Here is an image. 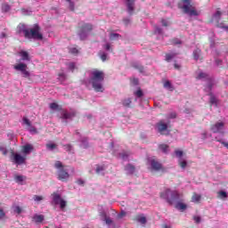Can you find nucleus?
<instances>
[{
    "label": "nucleus",
    "mask_w": 228,
    "mask_h": 228,
    "mask_svg": "<svg viewBox=\"0 0 228 228\" xmlns=\"http://www.w3.org/2000/svg\"><path fill=\"white\" fill-rule=\"evenodd\" d=\"M20 31H22L24 33L25 38H28V40H44V35L42 34V28H40V25L37 23L34 24L32 28H26L25 24H20L18 26Z\"/></svg>",
    "instance_id": "f257e3e1"
},
{
    "label": "nucleus",
    "mask_w": 228,
    "mask_h": 228,
    "mask_svg": "<svg viewBox=\"0 0 228 228\" xmlns=\"http://www.w3.org/2000/svg\"><path fill=\"white\" fill-rule=\"evenodd\" d=\"M91 74L90 83H92L93 88L95 92H104L102 84L104 81V72L99 69H94Z\"/></svg>",
    "instance_id": "f03ea898"
},
{
    "label": "nucleus",
    "mask_w": 228,
    "mask_h": 228,
    "mask_svg": "<svg viewBox=\"0 0 228 228\" xmlns=\"http://www.w3.org/2000/svg\"><path fill=\"white\" fill-rule=\"evenodd\" d=\"M54 168L58 170L57 179H59V181H62V183L69 181V179L70 178V175L69 174V171L65 169V165H63L61 161L56 160L54 163Z\"/></svg>",
    "instance_id": "7ed1b4c3"
},
{
    "label": "nucleus",
    "mask_w": 228,
    "mask_h": 228,
    "mask_svg": "<svg viewBox=\"0 0 228 228\" xmlns=\"http://www.w3.org/2000/svg\"><path fill=\"white\" fill-rule=\"evenodd\" d=\"M160 199H164L167 200V204L172 206L175 200H178L179 192H177V191H171L170 189H167L166 191L160 192Z\"/></svg>",
    "instance_id": "20e7f679"
},
{
    "label": "nucleus",
    "mask_w": 228,
    "mask_h": 228,
    "mask_svg": "<svg viewBox=\"0 0 228 228\" xmlns=\"http://www.w3.org/2000/svg\"><path fill=\"white\" fill-rule=\"evenodd\" d=\"M184 4L180 7L183 11V13H186L187 15H190V17H197L199 15V12L197 10H195V7L191 5V0H182Z\"/></svg>",
    "instance_id": "39448f33"
},
{
    "label": "nucleus",
    "mask_w": 228,
    "mask_h": 228,
    "mask_svg": "<svg viewBox=\"0 0 228 228\" xmlns=\"http://www.w3.org/2000/svg\"><path fill=\"white\" fill-rule=\"evenodd\" d=\"M156 127L158 129V133H159V134L165 135V136H168V134H170V130H168V124L165 123V121L163 120H159L157 124H156Z\"/></svg>",
    "instance_id": "423d86ee"
},
{
    "label": "nucleus",
    "mask_w": 228,
    "mask_h": 228,
    "mask_svg": "<svg viewBox=\"0 0 228 228\" xmlns=\"http://www.w3.org/2000/svg\"><path fill=\"white\" fill-rule=\"evenodd\" d=\"M11 159L16 163V165H22L26 161V158L19 153H15L13 150L11 151Z\"/></svg>",
    "instance_id": "0eeeda50"
},
{
    "label": "nucleus",
    "mask_w": 228,
    "mask_h": 228,
    "mask_svg": "<svg viewBox=\"0 0 228 228\" xmlns=\"http://www.w3.org/2000/svg\"><path fill=\"white\" fill-rule=\"evenodd\" d=\"M150 164L151 167V170H153L154 172H165L163 165L159 163L158 160L152 159L150 160Z\"/></svg>",
    "instance_id": "6e6552de"
},
{
    "label": "nucleus",
    "mask_w": 228,
    "mask_h": 228,
    "mask_svg": "<svg viewBox=\"0 0 228 228\" xmlns=\"http://www.w3.org/2000/svg\"><path fill=\"white\" fill-rule=\"evenodd\" d=\"M224 127H225V123L223 121L216 122L210 126V131L215 134L222 133V131H224Z\"/></svg>",
    "instance_id": "1a4fd4ad"
},
{
    "label": "nucleus",
    "mask_w": 228,
    "mask_h": 228,
    "mask_svg": "<svg viewBox=\"0 0 228 228\" xmlns=\"http://www.w3.org/2000/svg\"><path fill=\"white\" fill-rule=\"evenodd\" d=\"M80 29H81V32L79 36H80V38H83V37H85V33H88L94 29V25L90 23H85L84 25H82Z\"/></svg>",
    "instance_id": "9d476101"
},
{
    "label": "nucleus",
    "mask_w": 228,
    "mask_h": 228,
    "mask_svg": "<svg viewBox=\"0 0 228 228\" xmlns=\"http://www.w3.org/2000/svg\"><path fill=\"white\" fill-rule=\"evenodd\" d=\"M220 17H222V12L217 11L213 16V20L217 22L218 28H224L225 29H228L227 26H224V24L220 23Z\"/></svg>",
    "instance_id": "9b49d317"
},
{
    "label": "nucleus",
    "mask_w": 228,
    "mask_h": 228,
    "mask_svg": "<svg viewBox=\"0 0 228 228\" xmlns=\"http://www.w3.org/2000/svg\"><path fill=\"white\" fill-rule=\"evenodd\" d=\"M23 124H25V126H28L27 129L28 131H29V133H34V134L37 133V127L31 126V121H29L28 118H23Z\"/></svg>",
    "instance_id": "f8f14e48"
},
{
    "label": "nucleus",
    "mask_w": 228,
    "mask_h": 228,
    "mask_svg": "<svg viewBox=\"0 0 228 228\" xmlns=\"http://www.w3.org/2000/svg\"><path fill=\"white\" fill-rule=\"evenodd\" d=\"M126 8L129 15H133L134 12V0H126Z\"/></svg>",
    "instance_id": "ddd939ff"
},
{
    "label": "nucleus",
    "mask_w": 228,
    "mask_h": 228,
    "mask_svg": "<svg viewBox=\"0 0 228 228\" xmlns=\"http://www.w3.org/2000/svg\"><path fill=\"white\" fill-rule=\"evenodd\" d=\"M73 117H76V112H68L66 110L62 111L61 118L63 120H69V118H73Z\"/></svg>",
    "instance_id": "4468645a"
},
{
    "label": "nucleus",
    "mask_w": 228,
    "mask_h": 228,
    "mask_svg": "<svg viewBox=\"0 0 228 228\" xmlns=\"http://www.w3.org/2000/svg\"><path fill=\"white\" fill-rule=\"evenodd\" d=\"M53 197V203L55 204V206H58V204H60V202L62 200L61 196H60V194H58L57 192H53L52 194Z\"/></svg>",
    "instance_id": "2eb2a0df"
},
{
    "label": "nucleus",
    "mask_w": 228,
    "mask_h": 228,
    "mask_svg": "<svg viewBox=\"0 0 228 228\" xmlns=\"http://www.w3.org/2000/svg\"><path fill=\"white\" fill-rule=\"evenodd\" d=\"M32 222L35 224H42L44 222V216L43 215H34L32 217Z\"/></svg>",
    "instance_id": "dca6fc26"
},
{
    "label": "nucleus",
    "mask_w": 228,
    "mask_h": 228,
    "mask_svg": "<svg viewBox=\"0 0 228 228\" xmlns=\"http://www.w3.org/2000/svg\"><path fill=\"white\" fill-rule=\"evenodd\" d=\"M202 199V196L200 194H197L196 192H193L191 197V202H194L195 204H199Z\"/></svg>",
    "instance_id": "f3484780"
},
{
    "label": "nucleus",
    "mask_w": 228,
    "mask_h": 228,
    "mask_svg": "<svg viewBox=\"0 0 228 228\" xmlns=\"http://www.w3.org/2000/svg\"><path fill=\"white\" fill-rule=\"evenodd\" d=\"M20 56L21 57V60L23 61H29V53L26 51H20Z\"/></svg>",
    "instance_id": "a211bd4d"
},
{
    "label": "nucleus",
    "mask_w": 228,
    "mask_h": 228,
    "mask_svg": "<svg viewBox=\"0 0 228 228\" xmlns=\"http://www.w3.org/2000/svg\"><path fill=\"white\" fill-rule=\"evenodd\" d=\"M15 70H20V72H23V70L28 69V65L26 63H19L14 66Z\"/></svg>",
    "instance_id": "6ab92c4d"
},
{
    "label": "nucleus",
    "mask_w": 228,
    "mask_h": 228,
    "mask_svg": "<svg viewBox=\"0 0 228 228\" xmlns=\"http://www.w3.org/2000/svg\"><path fill=\"white\" fill-rule=\"evenodd\" d=\"M202 53V51H200V49L197 48L196 50L193 51L192 56L194 58V60H196V61H198V60H200V54Z\"/></svg>",
    "instance_id": "aec40b11"
},
{
    "label": "nucleus",
    "mask_w": 228,
    "mask_h": 228,
    "mask_svg": "<svg viewBox=\"0 0 228 228\" xmlns=\"http://www.w3.org/2000/svg\"><path fill=\"white\" fill-rule=\"evenodd\" d=\"M159 149L164 152V154L168 153V149H170V146L167 144H159Z\"/></svg>",
    "instance_id": "412c9836"
},
{
    "label": "nucleus",
    "mask_w": 228,
    "mask_h": 228,
    "mask_svg": "<svg viewBox=\"0 0 228 228\" xmlns=\"http://www.w3.org/2000/svg\"><path fill=\"white\" fill-rule=\"evenodd\" d=\"M125 170H126L128 174H134V166L131 164H127L125 167Z\"/></svg>",
    "instance_id": "4be33fe9"
},
{
    "label": "nucleus",
    "mask_w": 228,
    "mask_h": 228,
    "mask_svg": "<svg viewBox=\"0 0 228 228\" xmlns=\"http://www.w3.org/2000/svg\"><path fill=\"white\" fill-rule=\"evenodd\" d=\"M31 151H33V146H31L30 144H27V145L23 146L24 154H29V152H31Z\"/></svg>",
    "instance_id": "5701e85b"
},
{
    "label": "nucleus",
    "mask_w": 228,
    "mask_h": 228,
    "mask_svg": "<svg viewBox=\"0 0 228 228\" xmlns=\"http://www.w3.org/2000/svg\"><path fill=\"white\" fill-rule=\"evenodd\" d=\"M164 88H167V90H170V92H174V86H172V83H170L168 80L164 83Z\"/></svg>",
    "instance_id": "b1692460"
},
{
    "label": "nucleus",
    "mask_w": 228,
    "mask_h": 228,
    "mask_svg": "<svg viewBox=\"0 0 228 228\" xmlns=\"http://www.w3.org/2000/svg\"><path fill=\"white\" fill-rule=\"evenodd\" d=\"M132 102H133L131 101V98H127V99L123 100L122 104H123V106H125V108H131Z\"/></svg>",
    "instance_id": "393cba45"
},
{
    "label": "nucleus",
    "mask_w": 228,
    "mask_h": 228,
    "mask_svg": "<svg viewBox=\"0 0 228 228\" xmlns=\"http://www.w3.org/2000/svg\"><path fill=\"white\" fill-rule=\"evenodd\" d=\"M175 56H177V53H166V61H170L174 60V58H175Z\"/></svg>",
    "instance_id": "a878e982"
},
{
    "label": "nucleus",
    "mask_w": 228,
    "mask_h": 228,
    "mask_svg": "<svg viewBox=\"0 0 228 228\" xmlns=\"http://www.w3.org/2000/svg\"><path fill=\"white\" fill-rule=\"evenodd\" d=\"M175 208H176V209H180L181 211H184V209H186V208H188V207H187L186 204H184V203L178 202V203L175 205Z\"/></svg>",
    "instance_id": "bb28decb"
},
{
    "label": "nucleus",
    "mask_w": 228,
    "mask_h": 228,
    "mask_svg": "<svg viewBox=\"0 0 228 228\" xmlns=\"http://www.w3.org/2000/svg\"><path fill=\"white\" fill-rule=\"evenodd\" d=\"M136 220H137V222H139L140 224H147V218H145V216H136Z\"/></svg>",
    "instance_id": "cd10ccee"
},
{
    "label": "nucleus",
    "mask_w": 228,
    "mask_h": 228,
    "mask_svg": "<svg viewBox=\"0 0 228 228\" xmlns=\"http://www.w3.org/2000/svg\"><path fill=\"white\" fill-rule=\"evenodd\" d=\"M102 216H104V221L107 224V225H111V224H113V220H111V218L108 217V216H106V213H102Z\"/></svg>",
    "instance_id": "c85d7f7f"
},
{
    "label": "nucleus",
    "mask_w": 228,
    "mask_h": 228,
    "mask_svg": "<svg viewBox=\"0 0 228 228\" xmlns=\"http://www.w3.org/2000/svg\"><path fill=\"white\" fill-rule=\"evenodd\" d=\"M25 179H26V176L24 175H16L14 176V180L16 181V183H22L23 181H25Z\"/></svg>",
    "instance_id": "c756f323"
},
{
    "label": "nucleus",
    "mask_w": 228,
    "mask_h": 228,
    "mask_svg": "<svg viewBox=\"0 0 228 228\" xmlns=\"http://www.w3.org/2000/svg\"><path fill=\"white\" fill-rule=\"evenodd\" d=\"M217 199H227V192L221 191L217 192Z\"/></svg>",
    "instance_id": "7c9ffc66"
},
{
    "label": "nucleus",
    "mask_w": 228,
    "mask_h": 228,
    "mask_svg": "<svg viewBox=\"0 0 228 228\" xmlns=\"http://www.w3.org/2000/svg\"><path fill=\"white\" fill-rule=\"evenodd\" d=\"M122 36L120 34L117 33H110V40H117L118 38H120Z\"/></svg>",
    "instance_id": "2f4dec72"
},
{
    "label": "nucleus",
    "mask_w": 228,
    "mask_h": 228,
    "mask_svg": "<svg viewBox=\"0 0 228 228\" xmlns=\"http://www.w3.org/2000/svg\"><path fill=\"white\" fill-rule=\"evenodd\" d=\"M178 165L179 167H181V168H185L186 167H188V162H186V160H182L180 159L178 161Z\"/></svg>",
    "instance_id": "473e14b6"
},
{
    "label": "nucleus",
    "mask_w": 228,
    "mask_h": 228,
    "mask_svg": "<svg viewBox=\"0 0 228 228\" xmlns=\"http://www.w3.org/2000/svg\"><path fill=\"white\" fill-rule=\"evenodd\" d=\"M119 158H121V159H127L129 158V152L123 151L119 153Z\"/></svg>",
    "instance_id": "72a5a7b5"
},
{
    "label": "nucleus",
    "mask_w": 228,
    "mask_h": 228,
    "mask_svg": "<svg viewBox=\"0 0 228 228\" xmlns=\"http://www.w3.org/2000/svg\"><path fill=\"white\" fill-rule=\"evenodd\" d=\"M134 69H136L137 70H139V72H143V70H144L143 66L139 63H134Z\"/></svg>",
    "instance_id": "f704fd0d"
},
{
    "label": "nucleus",
    "mask_w": 228,
    "mask_h": 228,
    "mask_svg": "<svg viewBox=\"0 0 228 228\" xmlns=\"http://www.w3.org/2000/svg\"><path fill=\"white\" fill-rule=\"evenodd\" d=\"M0 151L3 156H8V150L6 149V147L0 145Z\"/></svg>",
    "instance_id": "c9c22d12"
},
{
    "label": "nucleus",
    "mask_w": 228,
    "mask_h": 228,
    "mask_svg": "<svg viewBox=\"0 0 228 228\" xmlns=\"http://www.w3.org/2000/svg\"><path fill=\"white\" fill-rule=\"evenodd\" d=\"M134 95H136V97H138L139 99L143 97V91H142V89H138L136 92L134 93Z\"/></svg>",
    "instance_id": "e433bc0d"
},
{
    "label": "nucleus",
    "mask_w": 228,
    "mask_h": 228,
    "mask_svg": "<svg viewBox=\"0 0 228 228\" xmlns=\"http://www.w3.org/2000/svg\"><path fill=\"white\" fill-rule=\"evenodd\" d=\"M171 43L173 44V45H179L183 44L181 39H178V38L172 39Z\"/></svg>",
    "instance_id": "4c0bfd02"
},
{
    "label": "nucleus",
    "mask_w": 228,
    "mask_h": 228,
    "mask_svg": "<svg viewBox=\"0 0 228 228\" xmlns=\"http://www.w3.org/2000/svg\"><path fill=\"white\" fill-rule=\"evenodd\" d=\"M70 54H79V50L77 47L69 48Z\"/></svg>",
    "instance_id": "58836bf2"
},
{
    "label": "nucleus",
    "mask_w": 228,
    "mask_h": 228,
    "mask_svg": "<svg viewBox=\"0 0 228 228\" xmlns=\"http://www.w3.org/2000/svg\"><path fill=\"white\" fill-rule=\"evenodd\" d=\"M61 209H65L67 208V201L65 200H61L59 202Z\"/></svg>",
    "instance_id": "ea45409f"
},
{
    "label": "nucleus",
    "mask_w": 228,
    "mask_h": 228,
    "mask_svg": "<svg viewBox=\"0 0 228 228\" xmlns=\"http://www.w3.org/2000/svg\"><path fill=\"white\" fill-rule=\"evenodd\" d=\"M9 10H10V6L8 5V4H2V12L6 13Z\"/></svg>",
    "instance_id": "a19ab883"
},
{
    "label": "nucleus",
    "mask_w": 228,
    "mask_h": 228,
    "mask_svg": "<svg viewBox=\"0 0 228 228\" xmlns=\"http://www.w3.org/2000/svg\"><path fill=\"white\" fill-rule=\"evenodd\" d=\"M33 200L35 202H40L44 200V196L34 195Z\"/></svg>",
    "instance_id": "79ce46f5"
},
{
    "label": "nucleus",
    "mask_w": 228,
    "mask_h": 228,
    "mask_svg": "<svg viewBox=\"0 0 228 228\" xmlns=\"http://www.w3.org/2000/svg\"><path fill=\"white\" fill-rule=\"evenodd\" d=\"M57 145L54 143H47L46 144V148L48 149V151H53V149H56Z\"/></svg>",
    "instance_id": "37998d69"
},
{
    "label": "nucleus",
    "mask_w": 228,
    "mask_h": 228,
    "mask_svg": "<svg viewBox=\"0 0 228 228\" xmlns=\"http://www.w3.org/2000/svg\"><path fill=\"white\" fill-rule=\"evenodd\" d=\"M175 154L176 158H183V152L181 150H175Z\"/></svg>",
    "instance_id": "c03bdc74"
},
{
    "label": "nucleus",
    "mask_w": 228,
    "mask_h": 228,
    "mask_svg": "<svg viewBox=\"0 0 228 228\" xmlns=\"http://www.w3.org/2000/svg\"><path fill=\"white\" fill-rule=\"evenodd\" d=\"M206 77H208V74L200 72L198 77L197 79H206Z\"/></svg>",
    "instance_id": "a18cd8bd"
},
{
    "label": "nucleus",
    "mask_w": 228,
    "mask_h": 228,
    "mask_svg": "<svg viewBox=\"0 0 228 228\" xmlns=\"http://www.w3.org/2000/svg\"><path fill=\"white\" fill-rule=\"evenodd\" d=\"M210 95V104H216V98L215 97V95H213V94H209Z\"/></svg>",
    "instance_id": "49530a36"
},
{
    "label": "nucleus",
    "mask_w": 228,
    "mask_h": 228,
    "mask_svg": "<svg viewBox=\"0 0 228 228\" xmlns=\"http://www.w3.org/2000/svg\"><path fill=\"white\" fill-rule=\"evenodd\" d=\"M104 170V166H97L96 174H101Z\"/></svg>",
    "instance_id": "de8ad7c7"
},
{
    "label": "nucleus",
    "mask_w": 228,
    "mask_h": 228,
    "mask_svg": "<svg viewBox=\"0 0 228 228\" xmlns=\"http://www.w3.org/2000/svg\"><path fill=\"white\" fill-rule=\"evenodd\" d=\"M63 147L68 152H70V151H72V145L70 144H64Z\"/></svg>",
    "instance_id": "09e8293b"
},
{
    "label": "nucleus",
    "mask_w": 228,
    "mask_h": 228,
    "mask_svg": "<svg viewBox=\"0 0 228 228\" xmlns=\"http://www.w3.org/2000/svg\"><path fill=\"white\" fill-rule=\"evenodd\" d=\"M50 108L51 110H58V103L56 102L50 103Z\"/></svg>",
    "instance_id": "8fccbe9b"
},
{
    "label": "nucleus",
    "mask_w": 228,
    "mask_h": 228,
    "mask_svg": "<svg viewBox=\"0 0 228 228\" xmlns=\"http://www.w3.org/2000/svg\"><path fill=\"white\" fill-rule=\"evenodd\" d=\"M69 8L70 12H74V10H75L74 2H69Z\"/></svg>",
    "instance_id": "3c124183"
},
{
    "label": "nucleus",
    "mask_w": 228,
    "mask_h": 228,
    "mask_svg": "<svg viewBox=\"0 0 228 228\" xmlns=\"http://www.w3.org/2000/svg\"><path fill=\"white\" fill-rule=\"evenodd\" d=\"M77 184H78L79 186H85V181L83 179H78L77 180Z\"/></svg>",
    "instance_id": "603ef678"
},
{
    "label": "nucleus",
    "mask_w": 228,
    "mask_h": 228,
    "mask_svg": "<svg viewBox=\"0 0 228 228\" xmlns=\"http://www.w3.org/2000/svg\"><path fill=\"white\" fill-rule=\"evenodd\" d=\"M14 211L18 215H20L22 213V208H20V207H15Z\"/></svg>",
    "instance_id": "864d4df0"
},
{
    "label": "nucleus",
    "mask_w": 228,
    "mask_h": 228,
    "mask_svg": "<svg viewBox=\"0 0 228 228\" xmlns=\"http://www.w3.org/2000/svg\"><path fill=\"white\" fill-rule=\"evenodd\" d=\"M176 117H177V114L175 113V112H171L169 115H168V117H167V118H176Z\"/></svg>",
    "instance_id": "5fc2aeb1"
},
{
    "label": "nucleus",
    "mask_w": 228,
    "mask_h": 228,
    "mask_svg": "<svg viewBox=\"0 0 228 228\" xmlns=\"http://www.w3.org/2000/svg\"><path fill=\"white\" fill-rule=\"evenodd\" d=\"M21 72L23 74V77H29V71L26 70V69Z\"/></svg>",
    "instance_id": "6e6d98bb"
},
{
    "label": "nucleus",
    "mask_w": 228,
    "mask_h": 228,
    "mask_svg": "<svg viewBox=\"0 0 228 228\" xmlns=\"http://www.w3.org/2000/svg\"><path fill=\"white\" fill-rule=\"evenodd\" d=\"M193 220H194L195 224H200V216H195L193 217Z\"/></svg>",
    "instance_id": "4d7b16f0"
},
{
    "label": "nucleus",
    "mask_w": 228,
    "mask_h": 228,
    "mask_svg": "<svg viewBox=\"0 0 228 228\" xmlns=\"http://www.w3.org/2000/svg\"><path fill=\"white\" fill-rule=\"evenodd\" d=\"M216 142H219V143H222V145H224V147H226V149H228V142H224L222 140H216Z\"/></svg>",
    "instance_id": "13d9d810"
},
{
    "label": "nucleus",
    "mask_w": 228,
    "mask_h": 228,
    "mask_svg": "<svg viewBox=\"0 0 228 228\" xmlns=\"http://www.w3.org/2000/svg\"><path fill=\"white\" fill-rule=\"evenodd\" d=\"M126 211L122 210L118 215V218H123V216H126Z\"/></svg>",
    "instance_id": "bf43d9fd"
},
{
    "label": "nucleus",
    "mask_w": 228,
    "mask_h": 228,
    "mask_svg": "<svg viewBox=\"0 0 228 228\" xmlns=\"http://www.w3.org/2000/svg\"><path fill=\"white\" fill-rule=\"evenodd\" d=\"M69 70H74L76 69V64L74 62H71L69 64Z\"/></svg>",
    "instance_id": "052dcab7"
},
{
    "label": "nucleus",
    "mask_w": 228,
    "mask_h": 228,
    "mask_svg": "<svg viewBox=\"0 0 228 228\" xmlns=\"http://www.w3.org/2000/svg\"><path fill=\"white\" fill-rule=\"evenodd\" d=\"M6 216V214H4V210L0 208V218H4Z\"/></svg>",
    "instance_id": "680f3d73"
},
{
    "label": "nucleus",
    "mask_w": 228,
    "mask_h": 228,
    "mask_svg": "<svg viewBox=\"0 0 228 228\" xmlns=\"http://www.w3.org/2000/svg\"><path fill=\"white\" fill-rule=\"evenodd\" d=\"M161 24H162V26L167 28L168 26V21H167L166 20H161Z\"/></svg>",
    "instance_id": "e2e57ef3"
},
{
    "label": "nucleus",
    "mask_w": 228,
    "mask_h": 228,
    "mask_svg": "<svg viewBox=\"0 0 228 228\" xmlns=\"http://www.w3.org/2000/svg\"><path fill=\"white\" fill-rule=\"evenodd\" d=\"M174 67L176 70H180L181 69V65L177 64L176 62H175Z\"/></svg>",
    "instance_id": "0e129e2a"
},
{
    "label": "nucleus",
    "mask_w": 228,
    "mask_h": 228,
    "mask_svg": "<svg viewBox=\"0 0 228 228\" xmlns=\"http://www.w3.org/2000/svg\"><path fill=\"white\" fill-rule=\"evenodd\" d=\"M104 48L106 49V51H110L111 49V45L110 44H106L104 45Z\"/></svg>",
    "instance_id": "69168bd1"
},
{
    "label": "nucleus",
    "mask_w": 228,
    "mask_h": 228,
    "mask_svg": "<svg viewBox=\"0 0 228 228\" xmlns=\"http://www.w3.org/2000/svg\"><path fill=\"white\" fill-rule=\"evenodd\" d=\"M106 58H107L106 53L102 54L101 60H102L103 61H106Z\"/></svg>",
    "instance_id": "338daca9"
},
{
    "label": "nucleus",
    "mask_w": 228,
    "mask_h": 228,
    "mask_svg": "<svg viewBox=\"0 0 228 228\" xmlns=\"http://www.w3.org/2000/svg\"><path fill=\"white\" fill-rule=\"evenodd\" d=\"M163 31V29H161V28H156V32L159 33V34H161Z\"/></svg>",
    "instance_id": "774afa93"
}]
</instances>
